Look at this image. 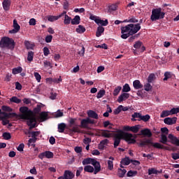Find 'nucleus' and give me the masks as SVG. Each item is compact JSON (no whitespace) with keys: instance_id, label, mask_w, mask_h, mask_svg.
I'll return each mask as SVG.
<instances>
[{"instance_id":"nucleus-62","label":"nucleus","mask_w":179,"mask_h":179,"mask_svg":"<svg viewBox=\"0 0 179 179\" xmlns=\"http://www.w3.org/2000/svg\"><path fill=\"white\" fill-rule=\"evenodd\" d=\"M91 143L92 138H85V139H83V143H85V145H90Z\"/></svg>"},{"instance_id":"nucleus-52","label":"nucleus","mask_w":179,"mask_h":179,"mask_svg":"<svg viewBox=\"0 0 179 179\" xmlns=\"http://www.w3.org/2000/svg\"><path fill=\"white\" fill-rule=\"evenodd\" d=\"M152 147H154L155 149H164V146L162 145V144L159 143H152Z\"/></svg>"},{"instance_id":"nucleus-57","label":"nucleus","mask_w":179,"mask_h":179,"mask_svg":"<svg viewBox=\"0 0 179 179\" xmlns=\"http://www.w3.org/2000/svg\"><path fill=\"white\" fill-rule=\"evenodd\" d=\"M41 111V106L38 105L36 108H34V112L36 114H38Z\"/></svg>"},{"instance_id":"nucleus-13","label":"nucleus","mask_w":179,"mask_h":179,"mask_svg":"<svg viewBox=\"0 0 179 179\" xmlns=\"http://www.w3.org/2000/svg\"><path fill=\"white\" fill-rule=\"evenodd\" d=\"M177 122V117H166L164 119V123L168 124V125H172L173 124H176Z\"/></svg>"},{"instance_id":"nucleus-9","label":"nucleus","mask_w":179,"mask_h":179,"mask_svg":"<svg viewBox=\"0 0 179 179\" xmlns=\"http://www.w3.org/2000/svg\"><path fill=\"white\" fill-rule=\"evenodd\" d=\"M121 139L122 138H121V134H117L114 135V138H113L114 148H117L120 145V142H121Z\"/></svg>"},{"instance_id":"nucleus-25","label":"nucleus","mask_w":179,"mask_h":179,"mask_svg":"<svg viewBox=\"0 0 179 179\" xmlns=\"http://www.w3.org/2000/svg\"><path fill=\"white\" fill-rule=\"evenodd\" d=\"M81 20V18L80 17L79 15H76L74 17V18H73V20L71 19V24L73 25H77L80 24V21Z\"/></svg>"},{"instance_id":"nucleus-64","label":"nucleus","mask_w":179,"mask_h":179,"mask_svg":"<svg viewBox=\"0 0 179 179\" xmlns=\"http://www.w3.org/2000/svg\"><path fill=\"white\" fill-rule=\"evenodd\" d=\"M170 111L173 115L177 114L178 113H179V107L178 108H173L172 109H171Z\"/></svg>"},{"instance_id":"nucleus-60","label":"nucleus","mask_w":179,"mask_h":179,"mask_svg":"<svg viewBox=\"0 0 179 179\" xmlns=\"http://www.w3.org/2000/svg\"><path fill=\"white\" fill-rule=\"evenodd\" d=\"M121 108H122V105H120L118 106V108H117L115 110H114L113 113L114 115H118L120 113L121 110Z\"/></svg>"},{"instance_id":"nucleus-42","label":"nucleus","mask_w":179,"mask_h":179,"mask_svg":"<svg viewBox=\"0 0 179 179\" xmlns=\"http://www.w3.org/2000/svg\"><path fill=\"white\" fill-rule=\"evenodd\" d=\"M171 78H172V74L171 72H165L164 78H163V81H167Z\"/></svg>"},{"instance_id":"nucleus-23","label":"nucleus","mask_w":179,"mask_h":179,"mask_svg":"<svg viewBox=\"0 0 179 179\" xmlns=\"http://www.w3.org/2000/svg\"><path fill=\"white\" fill-rule=\"evenodd\" d=\"M87 115L90 118H94L95 120H98L99 118L98 114L95 111H93L92 110H90L87 111Z\"/></svg>"},{"instance_id":"nucleus-1","label":"nucleus","mask_w":179,"mask_h":179,"mask_svg":"<svg viewBox=\"0 0 179 179\" xmlns=\"http://www.w3.org/2000/svg\"><path fill=\"white\" fill-rule=\"evenodd\" d=\"M141 29V24L136 23V24H129L124 27H121V38L126 40L130 36H134L138 33Z\"/></svg>"},{"instance_id":"nucleus-17","label":"nucleus","mask_w":179,"mask_h":179,"mask_svg":"<svg viewBox=\"0 0 179 179\" xmlns=\"http://www.w3.org/2000/svg\"><path fill=\"white\" fill-rule=\"evenodd\" d=\"M10 3V0H3L2 3L3 10H5L6 11L9 10Z\"/></svg>"},{"instance_id":"nucleus-6","label":"nucleus","mask_w":179,"mask_h":179,"mask_svg":"<svg viewBox=\"0 0 179 179\" xmlns=\"http://www.w3.org/2000/svg\"><path fill=\"white\" fill-rule=\"evenodd\" d=\"M89 124H94V120L90 119V117H87V119H83L82 121H80V128H87V126Z\"/></svg>"},{"instance_id":"nucleus-63","label":"nucleus","mask_w":179,"mask_h":179,"mask_svg":"<svg viewBox=\"0 0 179 179\" xmlns=\"http://www.w3.org/2000/svg\"><path fill=\"white\" fill-rule=\"evenodd\" d=\"M3 111L12 112L13 109L7 106H2Z\"/></svg>"},{"instance_id":"nucleus-4","label":"nucleus","mask_w":179,"mask_h":179,"mask_svg":"<svg viewBox=\"0 0 179 179\" xmlns=\"http://www.w3.org/2000/svg\"><path fill=\"white\" fill-rule=\"evenodd\" d=\"M121 134V139H124V141L127 143V144H135L136 143V141L135 139V137L133 134H129L128 132H123V134Z\"/></svg>"},{"instance_id":"nucleus-8","label":"nucleus","mask_w":179,"mask_h":179,"mask_svg":"<svg viewBox=\"0 0 179 179\" xmlns=\"http://www.w3.org/2000/svg\"><path fill=\"white\" fill-rule=\"evenodd\" d=\"M66 14V11H63L62 14H59V15H48V17H47V19L48 20V21L53 22L54 21L58 20Z\"/></svg>"},{"instance_id":"nucleus-22","label":"nucleus","mask_w":179,"mask_h":179,"mask_svg":"<svg viewBox=\"0 0 179 179\" xmlns=\"http://www.w3.org/2000/svg\"><path fill=\"white\" fill-rule=\"evenodd\" d=\"M123 22H126V23H138V20H136V18L131 15L130 17H129V18H127V20H124Z\"/></svg>"},{"instance_id":"nucleus-59","label":"nucleus","mask_w":179,"mask_h":179,"mask_svg":"<svg viewBox=\"0 0 179 179\" xmlns=\"http://www.w3.org/2000/svg\"><path fill=\"white\" fill-rule=\"evenodd\" d=\"M13 28L20 30V26L17 24V20H13Z\"/></svg>"},{"instance_id":"nucleus-29","label":"nucleus","mask_w":179,"mask_h":179,"mask_svg":"<svg viewBox=\"0 0 179 179\" xmlns=\"http://www.w3.org/2000/svg\"><path fill=\"white\" fill-rule=\"evenodd\" d=\"M131 163V160L129 157L124 158L121 160V164L124 166H129Z\"/></svg>"},{"instance_id":"nucleus-24","label":"nucleus","mask_w":179,"mask_h":179,"mask_svg":"<svg viewBox=\"0 0 179 179\" xmlns=\"http://www.w3.org/2000/svg\"><path fill=\"white\" fill-rule=\"evenodd\" d=\"M105 31V28L104 27L99 26L97 28V31H96V36L99 38L101 36H102V34L104 33Z\"/></svg>"},{"instance_id":"nucleus-5","label":"nucleus","mask_w":179,"mask_h":179,"mask_svg":"<svg viewBox=\"0 0 179 179\" xmlns=\"http://www.w3.org/2000/svg\"><path fill=\"white\" fill-rule=\"evenodd\" d=\"M19 111L22 113V115H19V117L22 120H27L31 113V111L29 110V108L27 106H22L20 108Z\"/></svg>"},{"instance_id":"nucleus-53","label":"nucleus","mask_w":179,"mask_h":179,"mask_svg":"<svg viewBox=\"0 0 179 179\" xmlns=\"http://www.w3.org/2000/svg\"><path fill=\"white\" fill-rule=\"evenodd\" d=\"M31 135V138H36L41 134V131H31L29 132Z\"/></svg>"},{"instance_id":"nucleus-2","label":"nucleus","mask_w":179,"mask_h":179,"mask_svg":"<svg viewBox=\"0 0 179 179\" xmlns=\"http://www.w3.org/2000/svg\"><path fill=\"white\" fill-rule=\"evenodd\" d=\"M15 46V43L12 38L3 37L0 41V48H8L10 50H13Z\"/></svg>"},{"instance_id":"nucleus-19","label":"nucleus","mask_w":179,"mask_h":179,"mask_svg":"<svg viewBox=\"0 0 179 179\" xmlns=\"http://www.w3.org/2000/svg\"><path fill=\"white\" fill-rule=\"evenodd\" d=\"M95 23L97 24L98 25H101L102 27H107L108 24V20H95Z\"/></svg>"},{"instance_id":"nucleus-61","label":"nucleus","mask_w":179,"mask_h":179,"mask_svg":"<svg viewBox=\"0 0 179 179\" xmlns=\"http://www.w3.org/2000/svg\"><path fill=\"white\" fill-rule=\"evenodd\" d=\"M51 81L52 83L58 84L62 81V79L61 78V76H60L59 78H51Z\"/></svg>"},{"instance_id":"nucleus-11","label":"nucleus","mask_w":179,"mask_h":179,"mask_svg":"<svg viewBox=\"0 0 179 179\" xmlns=\"http://www.w3.org/2000/svg\"><path fill=\"white\" fill-rule=\"evenodd\" d=\"M168 138L170 139L171 143L179 147V139L173 134L168 135Z\"/></svg>"},{"instance_id":"nucleus-41","label":"nucleus","mask_w":179,"mask_h":179,"mask_svg":"<svg viewBox=\"0 0 179 179\" xmlns=\"http://www.w3.org/2000/svg\"><path fill=\"white\" fill-rule=\"evenodd\" d=\"M139 131V125L131 126L129 131L137 134Z\"/></svg>"},{"instance_id":"nucleus-36","label":"nucleus","mask_w":179,"mask_h":179,"mask_svg":"<svg viewBox=\"0 0 179 179\" xmlns=\"http://www.w3.org/2000/svg\"><path fill=\"white\" fill-rule=\"evenodd\" d=\"M122 90V87H120V86L116 87L115 89H114L113 90V96H116L118 94H120V92Z\"/></svg>"},{"instance_id":"nucleus-44","label":"nucleus","mask_w":179,"mask_h":179,"mask_svg":"<svg viewBox=\"0 0 179 179\" xmlns=\"http://www.w3.org/2000/svg\"><path fill=\"white\" fill-rule=\"evenodd\" d=\"M79 127L80 126L75 125L74 127H72L71 131L73 133H75V134H76V133L77 134H80L81 133V130H80Z\"/></svg>"},{"instance_id":"nucleus-40","label":"nucleus","mask_w":179,"mask_h":179,"mask_svg":"<svg viewBox=\"0 0 179 179\" xmlns=\"http://www.w3.org/2000/svg\"><path fill=\"white\" fill-rule=\"evenodd\" d=\"M131 91L130 85L128 83L124 84L123 89H122V92H129Z\"/></svg>"},{"instance_id":"nucleus-31","label":"nucleus","mask_w":179,"mask_h":179,"mask_svg":"<svg viewBox=\"0 0 179 179\" xmlns=\"http://www.w3.org/2000/svg\"><path fill=\"white\" fill-rule=\"evenodd\" d=\"M76 31L78 32V34H83L85 31V27L83 25H78V28L76 29Z\"/></svg>"},{"instance_id":"nucleus-56","label":"nucleus","mask_w":179,"mask_h":179,"mask_svg":"<svg viewBox=\"0 0 179 179\" xmlns=\"http://www.w3.org/2000/svg\"><path fill=\"white\" fill-rule=\"evenodd\" d=\"M50 54V51L49 50V48L48 47L43 48V55L45 57H48Z\"/></svg>"},{"instance_id":"nucleus-30","label":"nucleus","mask_w":179,"mask_h":179,"mask_svg":"<svg viewBox=\"0 0 179 179\" xmlns=\"http://www.w3.org/2000/svg\"><path fill=\"white\" fill-rule=\"evenodd\" d=\"M109 159L110 160H108V169L111 171L113 169V161L115 159V158H113V157H110Z\"/></svg>"},{"instance_id":"nucleus-45","label":"nucleus","mask_w":179,"mask_h":179,"mask_svg":"<svg viewBox=\"0 0 179 179\" xmlns=\"http://www.w3.org/2000/svg\"><path fill=\"white\" fill-rule=\"evenodd\" d=\"M34 52H28V55L27 57V60H28L29 62H31V61H33L34 59Z\"/></svg>"},{"instance_id":"nucleus-28","label":"nucleus","mask_w":179,"mask_h":179,"mask_svg":"<svg viewBox=\"0 0 179 179\" xmlns=\"http://www.w3.org/2000/svg\"><path fill=\"white\" fill-rule=\"evenodd\" d=\"M173 115L171 110H163L162 115H160V117L164 118L166 117H169V115Z\"/></svg>"},{"instance_id":"nucleus-54","label":"nucleus","mask_w":179,"mask_h":179,"mask_svg":"<svg viewBox=\"0 0 179 179\" xmlns=\"http://www.w3.org/2000/svg\"><path fill=\"white\" fill-rule=\"evenodd\" d=\"M117 9V6L116 4H112L108 7L109 12L115 11Z\"/></svg>"},{"instance_id":"nucleus-3","label":"nucleus","mask_w":179,"mask_h":179,"mask_svg":"<svg viewBox=\"0 0 179 179\" xmlns=\"http://www.w3.org/2000/svg\"><path fill=\"white\" fill-rule=\"evenodd\" d=\"M164 12H162V8H155L152 10L151 20L157 21L159 19H164Z\"/></svg>"},{"instance_id":"nucleus-46","label":"nucleus","mask_w":179,"mask_h":179,"mask_svg":"<svg viewBox=\"0 0 179 179\" xmlns=\"http://www.w3.org/2000/svg\"><path fill=\"white\" fill-rule=\"evenodd\" d=\"M136 175H138V171H127V177H135Z\"/></svg>"},{"instance_id":"nucleus-10","label":"nucleus","mask_w":179,"mask_h":179,"mask_svg":"<svg viewBox=\"0 0 179 179\" xmlns=\"http://www.w3.org/2000/svg\"><path fill=\"white\" fill-rule=\"evenodd\" d=\"M130 97V94L126 92L122 93L117 99V102L121 103L122 101L127 100Z\"/></svg>"},{"instance_id":"nucleus-21","label":"nucleus","mask_w":179,"mask_h":179,"mask_svg":"<svg viewBox=\"0 0 179 179\" xmlns=\"http://www.w3.org/2000/svg\"><path fill=\"white\" fill-rule=\"evenodd\" d=\"M132 85H134V87L136 90H141L143 87V85H142L139 80H134Z\"/></svg>"},{"instance_id":"nucleus-48","label":"nucleus","mask_w":179,"mask_h":179,"mask_svg":"<svg viewBox=\"0 0 179 179\" xmlns=\"http://www.w3.org/2000/svg\"><path fill=\"white\" fill-rule=\"evenodd\" d=\"M2 137L3 139L9 141L10 138H12V136H10V134L9 132H4L2 135Z\"/></svg>"},{"instance_id":"nucleus-18","label":"nucleus","mask_w":179,"mask_h":179,"mask_svg":"<svg viewBox=\"0 0 179 179\" xmlns=\"http://www.w3.org/2000/svg\"><path fill=\"white\" fill-rule=\"evenodd\" d=\"M48 117V113H47V112L45 111H42L40 114H39V120H41V122H45Z\"/></svg>"},{"instance_id":"nucleus-47","label":"nucleus","mask_w":179,"mask_h":179,"mask_svg":"<svg viewBox=\"0 0 179 179\" xmlns=\"http://www.w3.org/2000/svg\"><path fill=\"white\" fill-rule=\"evenodd\" d=\"M5 117L8 118H12V117L17 118L20 116L17 113H5Z\"/></svg>"},{"instance_id":"nucleus-39","label":"nucleus","mask_w":179,"mask_h":179,"mask_svg":"<svg viewBox=\"0 0 179 179\" xmlns=\"http://www.w3.org/2000/svg\"><path fill=\"white\" fill-rule=\"evenodd\" d=\"M160 172L157 171V169H155V168L149 169H148V175H153V174H157Z\"/></svg>"},{"instance_id":"nucleus-35","label":"nucleus","mask_w":179,"mask_h":179,"mask_svg":"<svg viewBox=\"0 0 179 179\" xmlns=\"http://www.w3.org/2000/svg\"><path fill=\"white\" fill-rule=\"evenodd\" d=\"M83 171L87 173H94V169L92 166H86L83 168Z\"/></svg>"},{"instance_id":"nucleus-12","label":"nucleus","mask_w":179,"mask_h":179,"mask_svg":"<svg viewBox=\"0 0 179 179\" xmlns=\"http://www.w3.org/2000/svg\"><path fill=\"white\" fill-rule=\"evenodd\" d=\"M99 136L106 138H110L111 137V134H110V131L108 130H101L100 131H99Z\"/></svg>"},{"instance_id":"nucleus-15","label":"nucleus","mask_w":179,"mask_h":179,"mask_svg":"<svg viewBox=\"0 0 179 179\" xmlns=\"http://www.w3.org/2000/svg\"><path fill=\"white\" fill-rule=\"evenodd\" d=\"M140 132L142 136H147L148 138H151L152 136H153V134H152L151 130L147 128L141 130Z\"/></svg>"},{"instance_id":"nucleus-7","label":"nucleus","mask_w":179,"mask_h":179,"mask_svg":"<svg viewBox=\"0 0 179 179\" xmlns=\"http://www.w3.org/2000/svg\"><path fill=\"white\" fill-rule=\"evenodd\" d=\"M54 157V154L52 152L50 151H45L44 152H41L38 155V158L41 160L43 159V158L47 159H52Z\"/></svg>"},{"instance_id":"nucleus-49","label":"nucleus","mask_w":179,"mask_h":179,"mask_svg":"<svg viewBox=\"0 0 179 179\" xmlns=\"http://www.w3.org/2000/svg\"><path fill=\"white\" fill-rule=\"evenodd\" d=\"M106 94V91L104 90H101L100 91L98 92L97 93V99H101L103 96H104Z\"/></svg>"},{"instance_id":"nucleus-51","label":"nucleus","mask_w":179,"mask_h":179,"mask_svg":"<svg viewBox=\"0 0 179 179\" xmlns=\"http://www.w3.org/2000/svg\"><path fill=\"white\" fill-rule=\"evenodd\" d=\"M159 142L163 145H166L167 136L165 134H162V140H160Z\"/></svg>"},{"instance_id":"nucleus-32","label":"nucleus","mask_w":179,"mask_h":179,"mask_svg":"<svg viewBox=\"0 0 179 179\" xmlns=\"http://www.w3.org/2000/svg\"><path fill=\"white\" fill-rule=\"evenodd\" d=\"M150 118H151V117L149 115H142L140 119L137 120L138 121L142 120L144 122H148V121L150 120Z\"/></svg>"},{"instance_id":"nucleus-16","label":"nucleus","mask_w":179,"mask_h":179,"mask_svg":"<svg viewBox=\"0 0 179 179\" xmlns=\"http://www.w3.org/2000/svg\"><path fill=\"white\" fill-rule=\"evenodd\" d=\"M91 165H92L94 166V175H96L101 171V165H100L99 162H97Z\"/></svg>"},{"instance_id":"nucleus-37","label":"nucleus","mask_w":179,"mask_h":179,"mask_svg":"<svg viewBox=\"0 0 179 179\" xmlns=\"http://www.w3.org/2000/svg\"><path fill=\"white\" fill-rule=\"evenodd\" d=\"M126 173H127L126 169H118V177L120 178H122L125 176Z\"/></svg>"},{"instance_id":"nucleus-43","label":"nucleus","mask_w":179,"mask_h":179,"mask_svg":"<svg viewBox=\"0 0 179 179\" xmlns=\"http://www.w3.org/2000/svg\"><path fill=\"white\" fill-rule=\"evenodd\" d=\"M142 47H143V43L141 41H136L134 45V48L136 50H139Z\"/></svg>"},{"instance_id":"nucleus-50","label":"nucleus","mask_w":179,"mask_h":179,"mask_svg":"<svg viewBox=\"0 0 179 179\" xmlns=\"http://www.w3.org/2000/svg\"><path fill=\"white\" fill-rule=\"evenodd\" d=\"M152 89L151 84L149 83L144 85V90L146 92H150Z\"/></svg>"},{"instance_id":"nucleus-27","label":"nucleus","mask_w":179,"mask_h":179,"mask_svg":"<svg viewBox=\"0 0 179 179\" xmlns=\"http://www.w3.org/2000/svg\"><path fill=\"white\" fill-rule=\"evenodd\" d=\"M66 124L64 123H60L57 126V129H59V133H64V129H66Z\"/></svg>"},{"instance_id":"nucleus-34","label":"nucleus","mask_w":179,"mask_h":179,"mask_svg":"<svg viewBox=\"0 0 179 179\" xmlns=\"http://www.w3.org/2000/svg\"><path fill=\"white\" fill-rule=\"evenodd\" d=\"M22 71H23L22 67L17 66V68L13 69V74L17 75L18 73H21Z\"/></svg>"},{"instance_id":"nucleus-20","label":"nucleus","mask_w":179,"mask_h":179,"mask_svg":"<svg viewBox=\"0 0 179 179\" xmlns=\"http://www.w3.org/2000/svg\"><path fill=\"white\" fill-rule=\"evenodd\" d=\"M63 176H65V178L68 179H73L75 177V175L71 171L66 170L64 171V173H63Z\"/></svg>"},{"instance_id":"nucleus-26","label":"nucleus","mask_w":179,"mask_h":179,"mask_svg":"<svg viewBox=\"0 0 179 179\" xmlns=\"http://www.w3.org/2000/svg\"><path fill=\"white\" fill-rule=\"evenodd\" d=\"M156 80V75L154 73H151L148 76L147 81L148 83H153V82Z\"/></svg>"},{"instance_id":"nucleus-38","label":"nucleus","mask_w":179,"mask_h":179,"mask_svg":"<svg viewBox=\"0 0 179 179\" xmlns=\"http://www.w3.org/2000/svg\"><path fill=\"white\" fill-rule=\"evenodd\" d=\"M10 101L13 102L14 103H21V99L17 98V96H13L10 99Z\"/></svg>"},{"instance_id":"nucleus-14","label":"nucleus","mask_w":179,"mask_h":179,"mask_svg":"<svg viewBox=\"0 0 179 179\" xmlns=\"http://www.w3.org/2000/svg\"><path fill=\"white\" fill-rule=\"evenodd\" d=\"M97 162H98L97 160H95L93 158L88 157V158H85V159H83L82 164L83 166H85V165L92 164Z\"/></svg>"},{"instance_id":"nucleus-58","label":"nucleus","mask_w":179,"mask_h":179,"mask_svg":"<svg viewBox=\"0 0 179 179\" xmlns=\"http://www.w3.org/2000/svg\"><path fill=\"white\" fill-rule=\"evenodd\" d=\"M76 120H77L76 118H70V120H69L70 126H77Z\"/></svg>"},{"instance_id":"nucleus-33","label":"nucleus","mask_w":179,"mask_h":179,"mask_svg":"<svg viewBox=\"0 0 179 179\" xmlns=\"http://www.w3.org/2000/svg\"><path fill=\"white\" fill-rule=\"evenodd\" d=\"M64 21H63V23H64V24H66V25L71 24L72 21V18L69 15H67L66 14H64Z\"/></svg>"},{"instance_id":"nucleus-55","label":"nucleus","mask_w":179,"mask_h":179,"mask_svg":"<svg viewBox=\"0 0 179 179\" xmlns=\"http://www.w3.org/2000/svg\"><path fill=\"white\" fill-rule=\"evenodd\" d=\"M53 39V36L52 35H48L45 38V42L47 43H50L52 42V40Z\"/></svg>"}]
</instances>
